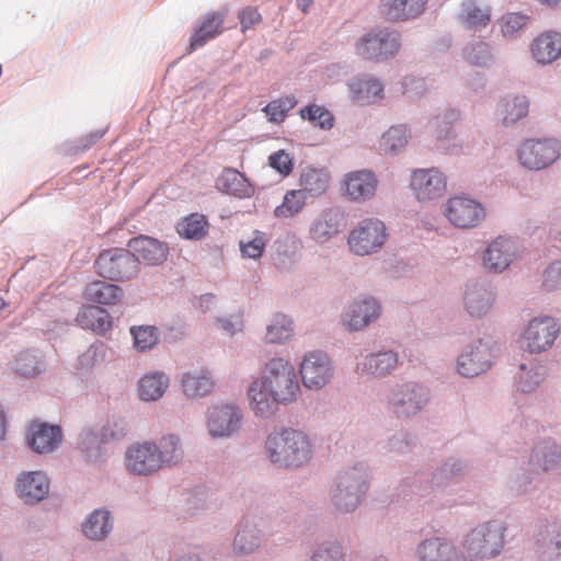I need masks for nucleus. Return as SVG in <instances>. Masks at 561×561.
Masks as SVG:
<instances>
[{"label":"nucleus","instance_id":"f257e3e1","mask_svg":"<svg viewBox=\"0 0 561 561\" xmlns=\"http://www.w3.org/2000/svg\"><path fill=\"white\" fill-rule=\"evenodd\" d=\"M299 382L294 366L283 358L270 359L259 379L249 387L251 409L256 416L268 419L279 404L287 405L297 399Z\"/></svg>","mask_w":561,"mask_h":561},{"label":"nucleus","instance_id":"f03ea898","mask_svg":"<svg viewBox=\"0 0 561 561\" xmlns=\"http://www.w3.org/2000/svg\"><path fill=\"white\" fill-rule=\"evenodd\" d=\"M370 471L364 461L337 471L329 488V497L340 514H351L362 504L369 490Z\"/></svg>","mask_w":561,"mask_h":561},{"label":"nucleus","instance_id":"7ed1b4c3","mask_svg":"<svg viewBox=\"0 0 561 561\" xmlns=\"http://www.w3.org/2000/svg\"><path fill=\"white\" fill-rule=\"evenodd\" d=\"M431 389L419 381L407 380L390 385L383 392L382 404L398 421L419 416L431 402Z\"/></svg>","mask_w":561,"mask_h":561},{"label":"nucleus","instance_id":"20e7f679","mask_svg":"<svg viewBox=\"0 0 561 561\" xmlns=\"http://www.w3.org/2000/svg\"><path fill=\"white\" fill-rule=\"evenodd\" d=\"M265 450L271 462L283 468H298L312 457L309 437L294 428L271 433L265 442Z\"/></svg>","mask_w":561,"mask_h":561},{"label":"nucleus","instance_id":"39448f33","mask_svg":"<svg viewBox=\"0 0 561 561\" xmlns=\"http://www.w3.org/2000/svg\"><path fill=\"white\" fill-rule=\"evenodd\" d=\"M506 528L501 522L489 520L471 529L462 541V548L470 560L493 559L504 548Z\"/></svg>","mask_w":561,"mask_h":561},{"label":"nucleus","instance_id":"423d86ee","mask_svg":"<svg viewBox=\"0 0 561 561\" xmlns=\"http://www.w3.org/2000/svg\"><path fill=\"white\" fill-rule=\"evenodd\" d=\"M96 273L113 282H128L140 272V262L130 248L103 250L94 262Z\"/></svg>","mask_w":561,"mask_h":561},{"label":"nucleus","instance_id":"0eeeda50","mask_svg":"<svg viewBox=\"0 0 561 561\" xmlns=\"http://www.w3.org/2000/svg\"><path fill=\"white\" fill-rule=\"evenodd\" d=\"M400 46L398 32L377 28L366 33L357 41L356 53L365 60L386 61L397 55Z\"/></svg>","mask_w":561,"mask_h":561},{"label":"nucleus","instance_id":"6e6552de","mask_svg":"<svg viewBox=\"0 0 561 561\" xmlns=\"http://www.w3.org/2000/svg\"><path fill=\"white\" fill-rule=\"evenodd\" d=\"M493 360L492 341L478 337L468 343L457 358V371L466 378L486 373Z\"/></svg>","mask_w":561,"mask_h":561},{"label":"nucleus","instance_id":"1a4fd4ad","mask_svg":"<svg viewBox=\"0 0 561 561\" xmlns=\"http://www.w3.org/2000/svg\"><path fill=\"white\" fill-rule=\"evenodd\" d=\"M523 167L542 170L551 165L561 154V144L554 138H530L523 141L517 150Z\"/></svg>","mask_w":561,"mask_h":561},{"label":"nucleus","instance_id":"9d476101","mask_svg":"<svg viewBox=\"0 0 561 561\" xmlns=\"http://www.w3.org/2000/svg\"><path fill=\"white\" fill-rule=\"evenodd\" d=\"M388 237L383 221L378 218L363 219L348 237V247L356 255L377 252Z\"/></svg>","mask_w":561,"mask_h":561},{"label":"nucleus","instance_id":"9b49d317","mask_svg":"<svg viewBox=\"0 0 561 561\" xmlns=\"http://www.w3.org/2000/svg\"><path fill=\"white\" fill-rule=\"evenodd\" d=\"M559 332L560 327L553 318H535L523 333V345L529 353L540 354L553 345Z\"/></svg>","mask_w":561,"mask_h":561},{"label":"nucleus","instance_id":"f8f14e48","mask_svg":"<svg viewBox=\"0 0 561 561\" xmlns=\"http://www.w3.org/2000/svg\"><path fill=\"white\" fill-rule=\"evenodd\" d=\"M445 214L449 222L460 229L474 228L485 218L481 203L463 195L449 198Z\"/></svg>","mask_w":561,"mask_h":561},{"label":"nucleus","instance_id":"ddd939ff","mask_svg":"<svg viewBox=\"0 0 561 561\" xmlns=\"http://www.w3.org/2000/svg\"><path fill=\"white\" fill-rule=\"evenodd\" d=\"M300 375L305 387L321 389L329 383L333 376V368L328 354L321 351L305 355L300 365Z\"/></svg>","mask_w":561,"mask_h":561},{"label":"nucleus","instance_id":"4468645a","mask_svg":"<svg viewBox=\"0 0 561 561\" xmlns=\"http://www.w3.org/2000/svg\"><path fill=\"white\" fill-rule=\"evenodd\" d=\"M242 412L234 404H218L208 410L207 427L213 437H230L241 427Z\"/></svg>","mask_w":561,"mask_h":561},{"label":"nucleus","instance_id":"2eb2a0df","mask_svg":"<svg viewBox=\"0 0 561 561\" xmlns=\"http://www.w3.org/2000/svg\"><path fill=\"white\" fill-rule=\"evenodd\" d=\"M535 551L542 561H552L561 556V524L557 520H540L534 530Z\"/></svg>","mask_w":561,"mask_h":561},{"label":"nucleus","instance_id":"dca6fc26","mask_svg":"<svg viewBox=\"0 0 561 561\" xmlns=\"http://www.w3.org/2000/svg\"><path fill=\"white\" fill-rule=\"evenodd\" d=\"M62 442V430L57 424L33 421L26 432V444L36 454H49Z\"/></svg>","mask_w":561,"mask_h":561},{"label":"nucleus","instance_id":"f3484780","mask_svg":"<svg viewBox=\"0 0 561 561\" xmlns=\"http://www.w3.org/2000/svg\"><path fill=\"white\" fill-rule=\"evenodd\" d=\"M417 561H467L457 546L445 537H431L422 540L415 548Z\"/></svg>","mask_w":561,"mask_h":561},{"label":"nucleus","instance_id":"a211bd4d","mask_svg":"<svg viewBox=\"0 0 561 561\" xmlns=\"http://www.w3.org/2000/svg\"><path fill=\"white\" fill-rule=\"evenodd\" d=\"M517 245L512 238L497 237L483 252V266L494 274L504 272L515 260Z\"/></svg>","mask_w":561,"mask_h":561},{"label":"nucleus","instance_id":"6ab92c4d","mask_svg":"<svg viewBox=\"0 0 561 561\" xmlns=\"http://www.w3.org/2000/svg\"><path fill=\"white\" fill-rule=\"evenodd\" d=\"M49 489V479L43 471H24L15 483V492L26 505L42 502L48 495Z\"/></svg>","mask_w":561,"mask_h":561},{"label":"nucleus","instance_id":"aec40b11","mask_svg":"<svg viewBox=\"0 0 561 561\" xmlns=\"http://www.w3.org/2000/svg\"><path fill=\"white\" fill-rule=\"evenodd\" d=\"M446 176L435 168L419 169L412 174L411 187L419 201L435 199L446 191Z\"/></svg>","mask_w":561,"mask_h":561},{"label":"nucleus","instance_id":"412c9836","mask_svg":"<svg viewBox=\"0 0 561 561\" xmlns=\"http://www.w3.org/2000/svg\"><path fill=\"white\" fill-rule=\"evenodd\" d=\"M127 247L135 253L139 262L147 266L162 265L167 261L170 250L168 243L145 234L128 240Z\"/></svg>","mask_w":561,"mask_h":561},{"label":"nucleus","instance_id":"4be33fe9","mask_svg":"<svg viewBox=\"0 0 561 561\" xmlns=\"http://www.w3.org/2000/svg\"><path fill=\"white\" fill-rule=\"evenodd\" d=\"M107 440L96 426H85L78 434L76 448L88 463H100L107 457Z\"/></svg>","mask_w":561,"mask_h":561},{"label":"nucleus","instance_id":"5701e85b","mask_svg":"<svg viewBox=\"0 0 561 561\" xmlns=\"http://www.w3.org/2000/svg\"><path fill=\"white\" fill-rule=\"evenodd\" d=\"M495 301V293L486 282L470 280L466 285L463 304L472 318L485 316Z\"/></svg>","mask_w":561,"mask_h":561},{"label":"nucleus","instance_id":"b1692460","mask_svg":"<svg viewBox=\"0 0 561 561\" xmlns=\"http://www.w3.org/2000/svg\"><path fill=\"white\" fill-rule=\"evenodd\" d=\"M381 313V306L370 296L355 299L345 313V323L351 331H359L377 320Z\"/></svg>","mask_w":561,"mask_h":561},{"label":"nucleus","instance_id":"393cba45","mask_svg":"<svg viewBox=\"0 0 561 561\" xmlns=\"http://www.w3.org/2000/svg\"><path fill=\"white\" fill-rule=\"evenodd\" d=\"M344 186L351 201L366 202L374 197L378 180L373 171L362 169L348 172L344 178Z\"/></svg>","mask_w":561,"mask_h":561},{"label":"nucleus","instance_id":"a878e982","mask_svg":"<svg viewBox=\"0 0 561 561\" xmlns=\"http://www.w3.org/2000/svg\"><path fill=\"white\" fill-rule=\"evenodd\" d=\"M153 443H145L128 448L126 453L127 469L139 476H148L161 467Z\"/></svg>","mask_w":561,"mask_h":561},{"label":"nucleus","instance_id":"bb28decb","mask_svg":"<svg viewBox=\"0 0 561 561\" xmlns=\"http://www.w3.org/2000/svg\"><path fill=\"white\" fill-rule=\"evenodd\" d=\"M350 98L358 105H369L383 98L382 82L368 75H360L347 82Z\"/></svg>","mask_w":561,"mask_h":561},{"label":"nucleus","instance_id":"cd10ccee","mask_svg":"<svg viewBox=\"0 0 561 561\" xmlns=\"http://www.w3.org/2000/svg\"><path fill=\"white\" fill-rule=\"evenodd\" d=\"M114 515L106 507L93 510L81 523V533L83 536L95 542L104 541L114 529Z\"/></svg>","mask_w":561,"mask_h":561},{"label":"nucleus","instance_id":"c85d7f7f","mask_svg":"<svg viewBox=\"0 0 561 561\" xmlns=\"http://www.w3.org/2000/svg\"><path fill=\"white\" fill-rule=\"evenodd\" d=\"M427 0H381L380 14L389 22L417 19L425 10Z\"/></svg>","mask_w":561,"mask_h":561},{"label":"nucleus","instance_id":"c756f323","mask_svg":"<svg viewBox=\"0 0 561 561\" xmlns=\"http://www.w3.org/2000/svg\"><path fill=\"white\" fill-rule=\"evenodd\" d=\"M399 354L393 350L382 348L365 355L362 359V373L373 378H385L396 370Z\"/></svg>","mask_w":561,"mask_h":561},{"label":"nucleus","instance_id":"7c9ffc66","mask_svg":"<svg viewBox=\"0 0 561 561\" xmlns=\"http://www.w3.org/2000/svg\"><path fill=\"white\" fill-rule=\"evenodd\" d=\"M264 539L263 531L254 519L243 518L233 539V551L239 556H248L260 548Z\"/></svg>","mask_w":561,"mask_h":561},{"label":"nucleus","instance_id":"2f4dec72","mask_svg":"<svg viewBox=\"0 0 561 561\" xmlns=\"http://www.w3.org/2000/svg\"><path fill=\"white\" fill-rule=\"evenodd\" d=\"M342 215L336 208L323 210L311 224L310 238L317 243H325L341 231Z\"/></svg>","mask_w":561,"mask_h":561},{"label":"nucleus","instance_id":"473e14b6","mask_svg":"<svg viewBox=\"0 0 561 561\" xmlns=\"http://www.w3.org/2000/svg\"><path fill=\"white\" fill-rule=\"evenodd\" d=\"M217 188L237 198H249L254 194L250 181L236 169L227 168L216 181Z\"/></svg>","mask_w":561,"mask_h":561},{"label":"nucleus","instance_id":"72a5a7b5","mask_svg":"<svg viewBox=\"0 0 561 561\" xmlns=\"http://www.w3.org/2000/svg\"><path fill=\"white\" fill-rule=\"evenodd\" d=\"M530 102L526 95L515 94L502 98L497 104L502 125L514 127L519 121L527 117Z\"/></svg>","mask_w":561,"mask_h":561},{"label":"nucleus","instance_id":"f704fd0d","mask_svg":"<svg viewBox=\"0 0 561 561\" xmlns=\"http://www.w3.org/2000/svg\"><path fill=\"white\" fill-rule=\"evenodd\" d=\"M225 15V12L217 11L206 13L203 16L201 24L191 36L190 45L192 50L204 46L208 41L214 39L222 32Z\"/></svg>","mask_w":561,"mask_h":561},{"label":"nucleus","instance_id":"c9c22d12","mask_svg":"<svg viewBox=\"0 0 561 561\" xmlns=\"http://www.w3.org/2000/svg\"><path fill=\"white\" fill-rule=\"evenodd\" d=\"M531 53L537 62L547 65L561 56V34L547 32L538 36L533 45Z\"/></svg>","mask_w":561,"mask_h":561},{"label":"nucleus","instance_id":"e433bc0d","mask_svg":"<svg viewBox=\"0 0 561 561\" xmlns=\"http://www.w3.org/2000/svg\"><path fill=\"white\" fill-rule=\"evenodd\" d=\"M459 19L468 28L485 27L491 20V8L482 0H462Z\"/></svg>","mask_w":561,"mask_h":561},{"label":"nucleus","instance_id":"4c0bfd02","mask_svg":"<svg viewBox=\"0 0 561 561\" xmlns=\"http://www.w3.org/2000/svg\"><path fill=\"white\" fill-rule=\"evenodd\" d=\"M530 461L545 472L552 471L561 463V448L550 438L542 439L535 445Z\"/></svg>","mask_w":561,"mask_h":561},{"label":"nucleus","instance_id":"58836bf2","mask_svg":"<svg viewBox=\"0 0 561 561\" xmlns=\"http://www.w3.org/2000/svg\"><path fill=\"white\" fill-rule=\"evenodd\" d=\"M76 321L80 328L90 329L96 333H104L112 328L110 313L96 306L83 307L77 314Z\"/></svg>","mask_w":561,"mask_h":561},{"label":"nucleus","instance_id":"ea45409f","mask_svg":"<svg viewBox=\"0 0 561 561\" xmlns=\"http://www.w3.org/2000/svg\"><path fill=\"white\" fill-rule=\"evenodd\" d=\"M209 230V222L205 215L192 213L183 217L176 225V232L182 239L201 241Z\"/></svg>","mask_w":561,"mask_h":561},{"label":"nucleus","instance_id":"a19ab883","mask_svg":"<svg viewBox=\"0 0 561 561\" xmlns=\"http://www.w3.org/2000/svg\"><path fill=\"white\" fill-rule=\"evenodd\" d=\"M84 295L89 301L110 306L119 301L122 288L113 283L95 280L85 287Z\"/></svg>","mask_w":561,"mask_h":561},{"label":"nucleus","instance_id":"79ce46f5","mask_svg":"<svg viewBox=\"0 0 561 561\" xmlns=\"http://www.w3.org/2000/svg\"><path fill=\"white\" fill-rule=\"evenodd\" d=\"M300 191L308 197H318L323 194L329 186V175L322 169L308 167L304 169L299 178Z\"/></svg>","mask_w":561,"mask_h":561},{"label":"nucleus","instance_id":"37998d69","mask_svg":"<svg viewBox=\"0 0 561 561\" xmlns=\"http://www.w3.org/2000/svg\"><path fill=\"white\" fill-rule=\"evenodd\" d=\"M12 369L24 378L39 375L44 370L42 353L36 350H26L19 353L12 363Z\"/></svg>","mask_w":561,"mask_h":561},{"label":"nucleus","instance_id":"c03bdc74","mask_svg":"<svg viewBox=\"0 0 561 561\" xmlns=\"http://www.w3.org/2000/svg\"><path fill=\"white\" fill-rule=\"evenodd\" d=\"M546 368L537 363L520 364L515 377L516 389L523 393L533 392L545 379Z\"/></svg>","mask_w":561,"mask_h":561},{"label":"nucleus","instance_id":"a18cd8bd","mask_svg":"<svg viewBox=\"0 0 561 561\" xmlns=\"http://www.w3.org/2000/svg\"><path fill=\"white\" fill-rule=\"evenodd\" d=\"M465 472V465L460 459L450 457L440 463L431 473V485L444 488L457 481Z\"/></svg>","mask_w":561,"mask_h":561},{"label":"nucleus","instance_id":"49530a36","mask_svg":"<svg viewBox=\"0 0 561 561\" xmlns=\"http://www.w3.org/2000/svg\"><path fill=\"white\" fill-rule=\"evenodd\" d=\"M169 386V377L162 371L145 375L139 380L138 392L144 401H156L162 397Z\"/></svg>","mask_w":561,"mask_h":561},{"label":"nucleus","instance_id":"de8ad7c7","mask_svg":"<svg viewBox=\"0 0 561 561\" xmlns=\"http://www.w3.org/2000/svg\"><path fill=\"white\" fill-rule=\"evenodd\" d=\"M160 467L176 465L183 457L180 438L175 434H169L154 444Z\"/></svg>","mask_w":561,"mask_h":561},{"label":"nucleus","instance_id":"09e8293b","mask_svg":"<svg viewBox=\"0 0 561 561\" xmlns=\"http://www.w3.org/2000/svg\"><path fill=\"white\" fill-rule=\"evenodd\" d=\"M182 387L187 397H203L211 390L213 380L202 370L188 371L182 377Z\"/></svg>","mask_w":561,"mask_h":561},{"label":"nucleus","instance_id":"8fccbe9b","mask_svg":"<svg viewBox=\"0 0 561 561\" xmlns=\"http://www.w3.org/2000/svg\"><path fill=\"white\" fill-rule=\"evenodd\" d=\"M129 332L134 347L139 353L151 351L160 341L159 329L154 325H133Z\"/></svg>","mask_w":561,"mask_h":561},{"label":"nucleus","instance_id":"3c124183","mask_svg":"<svg viewBox=\"0 0 561 561\" xmlns=\"http://www.w3.org/2000/svg\"><path fill=\"white\" fill-rule=\"evenodd\" d=\"M293 334V321L283 313L275 314L267 324L265 339L267 343L280 344Z\"/></svg>","mask_w":561,"mask_h":561},{"label":"nucleus","instance_id":"603ef678","mask_svg":"<svg viewBox=\"0 0 561 561\" xmlns=\"http://www.w3.org/2000/svg\"><path fill=\"white\" fill-rule=\"evenodd\" d=\"M411 134L407 125L391 126L381 138V146L387 153L397 154L408 144Z\"/></svg>","mask_w":561,"mask_h":561},{"label":"nucleus","instance_id":"864d4df0","mask_svg":"<svg viewBox=\"0 0 561 561\" xmlns=\"http://www.w3.org/2000/svg\"><path fill=\"white\" fill-rule=\"evenodd\" d=\"M307 203V196L300 190L287 191L283 203L274 209L276 218H291L299 214Z\"/></svg>","mask_w":561,"mask_h":561},{"label":"nucleus","instance_id":"5fc2aeb1","mask_svg":"<svg viewBox=\"0 0 561 561\" xmlns=\"http://www.w3.org/2000/svg\"><path fill=\"white\" fill-rule=\"evenodd\" d=\"M462 54L463 58L474 66L486 67L493 61L491 46L481 39H473L468 43Z\"/></svg>","mask_w":561,"mask_h":561},{"label":"nucleus","instance_id":"6e6d98bb","mask_svg":"<svg viewBox=\"0 0 561 561\" xmlns=\"http://www.w3.org/2000/svg\"><path fill=\"white\" fill-rule=\"evenodd\" d=\"M299 115L302 119L312 123L316 127L330 130L334 126V116L324 106L308 104L300 108Z\"/></svg>","mask_w":561,"mask_h":561},{"label":"nucleus","instance_id":"4d7b16f0","mask_svg":"<svg viewBox=\"0 0 561 561\" xmlns=\"http://www.w3.org/2000/svg\"><path fill=\"white\" fill-rule=\"evenodd\" d=\"M308 561H346L344 548L335 539L322 541L312 550Z\"/></svg>","mask_w":561,"mask_h":561},{"label":"nucleus","instance_id":"13d9d810","mask_svg":"<svg viewBox=\"0 0 561 561\" xmlns=\"http://www.w3.org/2000/svg\"><path fill=\"white\" fill-rule=\"evenodd\" d=\"M297 104L294 95H286L271 101L265 105L263 111L268 116V121L275 124L284 122L287 113L293 110Z\"/></svg>","mask_w":561,"mask_h":561},{"label":"nucleus","instance_id":"bf43d9fd","mask_svg":"<svg viewBox=\"0 0 561 561\" xmlns=\"http://www.w3.org/2000/svg\"><path fill=\"white\" fill-rule=\"evenodd\" d=\"M267 242V237L265 232L255 230L254 237L247 241H240V251L243 257L248 259H260L263 254Z\"/></svg>","mask_w":561,"mask_h":561},{"label":"nucleus","instance_id":"052dcab7","mask_svg":"<svg viewBox=\"0 0 561 561\" xmlns=\"http://www.w3.org/2000/svg\"><path fill=\"white\" fill-rule=\"evenodd\" d=\"M435 137L442 148L447 149L450 153H455L460 149V144L456 142L457 135L451 125H445L440 122H435Z\"/></svg>","mask_w":561,"mask_h":561},{"label":"nucleus","instance_id":"680f3d73","mask_svg":"<svg viewBox=\"0 0 561 561\" xmlns=\"http://www.w3.org/2000/svg\"><path fill=\"white\" fill-rule=\"evenodd\" d=\"M431 473L421 471L415 472L413 476L405 477L402 480L401 488L402 492H405V489H409L411 493L422 495L428 489L434 488L431 485Z\"/></svg>","mask_w":561,"mask_h":561},{"label":"nucleus","instance_id":"e2e57ef3","mask_svg":"<svg viewBox=\"0 0 561 561\" xmlns=\"http://www.w3.org/2000/svg\"><path fill=\"white\" fill-rule=\"evenodd\" d=\"M413 445L412 435L409 432L401 430L389 437L387 448L390 453L404 455L412 450Z\"/></svg>","mask_w":561,"mask_h":561},{"label":"nucleus","instance_id":"0e129e2a","mask_svg":"<svg viewBox=\"0 0 561 561\" xmlns=\"http://www.w3.org/2000/svg\"><path fill=\"white\" fill-rule=\"evenodd\" d=\"M542 287L547 291L561 289V260L551 262L542 272Z\"/></svg>","mask_w":561,"mask_h":561},{"label":"nucleus","instance_id":"69168bd1","mask_svg":"<svg viewBox=\"0 0 561 561\" xmlns=\"http://www.w3.org/2000/svg\"><path fill=\"white\" fill-rule=\"evenodd\" d=\"M103 437L110 443L111 440H119L127 433V423L122 417H112L104 425L99 427Z\"/></svg>","mask_w":561,"mask_h":561},{"label":"nucleus","instance_id":"338daca9","mask_svg":"<svg viewBox=\"0 0 561 561\" xmlns=\"http://www.w3.org/2000/svg\"><path fill=\"white\" fill-rule=\"evenodd\" d=\"M105 356V345L103 342H95L90 345V347L82 353L78 363L80 368L89 369L93 367L96 363L101 362Z\"/></svg>","mask_w":561,"mask_h":561},{"label":"nucleus","instance_id":"774afa93","mask_svg":"<svg viewBox=\"0 0 561 561\" xmlns=\"http://www.w3.org/2000/svg\"><path fill=\"white\" fill-rule=\"evenodd\" d=\"M268 165L285 178L293 172L294 160L288 152L282 149L268 157Z\"/></svg>","mask_w":561,"mask_h":561}]
</instances>
